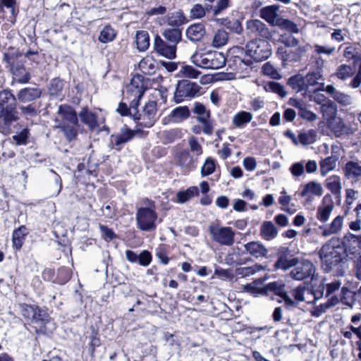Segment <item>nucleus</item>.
<instances>
[{"label": "nucleus", "mask_w": 361, "mask_h": 361, "mask_svg": "<svg viewBox=\"0 0 361 361\" xmlns=\"http://www.w3.org/2000/svg\"><path fill=\"white\" fill-rule=\"evenodd\" d=\"M262 72L264 75H267L273 79H280L281 75L279 73L275 67L269 62L264 63L262 68Z\"/></svg>", "instance_id": "nucleus-54"}, {"label": "nucleus", "mask_w": 361, "mask_h": 361, "mask_svg": "<svg viewBox=\"0 0 361 361\" xmlns=\"http://www.w3.org/2000/svg\"><path fill=\"white\" fill-rule=\"evenodd\" d=\"M334 207L333 203L319 206L317 211V219L321 222H326L329 219Z\"/></svg>", "instance_id": "nucleus-45"}, {"label": "nucleus", "mask_w": 361, "mask_h": 361, "mask_svg": "<svg viewBox=\"0 0 361 361\" xmlns=\"http://www.w3.org/2000/svg\"><path fill=\"white\" fill-rule=\"evenodd\" d=\"M126 92L132 95L133 99L130 102V109L133 113V116H137V107L139 105V100L144 94L143 85L141 82V77L137 75L134 77L130 82V84L126 87Z\"/></svg>", "instance_id": "nucleus-10"}, {"label": "nucleus", "mask_w": 361, "mask_h": 361, "mask_svg": "<svg viewBox=\"0 0 361 361\" xmlns=\"http://www.w3.org/2000/svg\"><path fill=\"white\" fill-rule=\"evenodd\" d=\"M192 62L197 66L206 69H219L226 64L225 56L219 51L197 50L191 56Z\"/></svg>", "instance_id": "nucleus-2"}, {"label": "nucleus", "mask_w": 361, "mask_h": 361, "mask_svg": "<svg viewBox=\"0 0 361 361\" xmlns=\"http://www.w3.org/2000/svg\"><path fill=\"white\" fill-rule=\"evenodd\" d=\"M205 27L202 23H195L190 25L186 30V36L192 42H198L205 35Z\"/></svg>", "instance_id": "nucleus-26"}, {"label": "nucleus", "mask_w": 361, "mask_h": 361, "mask_svg": "<svg viewBox=\"0 0 361 361\" xmlns=\"http://www.w3.org/2000/svg\"><path fill=\"white\" fill-rule=\"evenodd\" d=\"M228 39V33L224 30H219L214 36L212 45L216 48H220L227 43Z\"/></svg>", "instance_id": "nucleus-50"}, {"label": "nucleus", "mask_w": 361, "mask_h": 361, "mask_svg": "<svg viewBox=\"0 0 361 361\" xmlns=\"http://www.w3.org/2000/svg\"><path fill=\"white\" fill-rule=\"evenodd\" d=\"M245 249L252 256L259 258L267 256V249L259 242H250L245 245Z\"/></svg>", "instance_id": "nucleus-27"}, {"label": "nucleus", "mask_w": 361, "mask_h": 361, "mask_svg": "<svg viewBox=\"0 0 361 361\" xmlns=\"http://www.w3.org/2000/svg\"><path fill=\"white\" fill-rule=\"evenodd\" d=\"M326 188L334 195H341V178L337 175H332L325 180Z\"/></svg>", "instance_id": "nucleus-30"}, {"label": "nucleus", "mask_w": 361, "mask_h": 361, "mask_svg": "<svg viewBox=\"0 0 361 361\" xmlns=\"http://www.w3.org/2000/svg\"><path fill=\"white\" fill-rule=\"evenodd\" d=\"M18 119L16 108L1 107L0 109V133L8 135L11 131V126Z\"/></svg>", "instance_id": "nucleus-12"}, {"label": "nucleus", "mask_w": 361, "mask_h": 361, "mask_svg": "<svg viewBox=\"0 0 361 361\" xmlns=\"http://www.w3.org/2000/svg\"><path fill=\"white\" fill-rule=\"evenodd\" d=\"M188 145L190 149L192 152L195 153L196 157H198L202 153V148L201 145L198 142L197 139L195 137H192L188 140Z\"/></svg>", "instance_id": "nucleus-60"}, {"label": "nucleus", "mask_w": 361, "mask_h": 361, "mask_svg": "<svg viewBox=\"0 0 361 361\" xmlns=\"http://www.w3.org/2000/svg\"><path fill=\"white\" fill-rule=\"evenodd\" d=\"M39 88L26 87L22 89L18 94V99L21 102H30L38 99L41 96Z\"/></svg>", "instance_id": "nucleus-28"}, {"label": "nucleus", "mask_w": 361, "mask_h": 361, "mask_svg": "<svg viewBox=\"0 0 361 361\" xmlns=\"http://www.w3.org/2000/svg\"><path fill=\"white\" fill-rule=\"evenodd\" d=\"M26 231L27 228L25 226H21L18 229L14 230L13 233V245L16 250L21 248L27 234Z\"/></svg>", "instance_id": "nucleus-41"}, {"label": "nucleus", "mask_w": 361, "mask_h": 361, "mask_svg": "<svg viewBox=\"0 0 361 361\" xmlns=\"http://www.w3.org/2000/svg\"><path fill=\"white\" fill-rule=\"evenodd\" d=\"M326 64V60L322 56L311 57V60L308 64L309 71L306 75L303 76L304 81L307 90L310 87H314L319 84V80L323 79V68ZM322 85V83H320ZM322 86L320 87V88Z\"/></svg>", "instance_id": "nucleus-4"}, {"label": "nucleus", "mask_w": 361, "mask_h": 361, "mask_svg": "<svg viewBox=\"0 0 361 361\" xmlns=\"http://www.w3.org/2000/svg\"><path fill=\"white\" fill-rule=\"evenodd\" d=\"M341 243L347 256L356 255L361 250V242L359 236L350 233H348L343 236Z\"/></svg>", "instance_id": "nucleus-20"}, {"label": "nucleus", "mask_w": 361, "mask_h": 361, "mask_svg": "<svg viewBox=\"0 0 361 361\" xmlns=\"http://www.w3.org/2000/svg\"><path fill=\"white\" fill-rule=\"evenodd\" d=\"M20 307L23 316L32 323H44L49 321L48 314L37 306L23 304Z\"/></svg>", "instance_id": "nucleus-13"}, {"label": "nucleus", "mask_w": 361, "mask_h": 361, "mask_svg": "<svg viewBox=\"0 0 361 361\" xmlns=\"http://www.w3.org/2000/svg\"><path fill=\"white\" fill-rule=\"evenodd\" d=\"M138 67L140 70L145 74H151L154 72V63L149 58L142 59L139 64Z\"/></svg>", "instance_id": "nucleus-52"}, {"label": "nucleus", "mask_w": 361, "mask_h": 361, "mask_svg": "<svg viewBox=\"0 0 361 361\" xmlns=\"http://www.w3.org/2000/svg\"><path fill=\"white\" fill-rule=\"evenodd\" d=\"M205 8L199 4L194 5L190 10V14L193 18H201L205 16Z\"/></svg>", "instance_id": "nucleus-63"}, {"label": "nucleus", "mask_w": 361, "mask_h": 361, "mask_svg": "<svg viewBox=\"0 0 361 361\" xmlns=\"http://www.w3.org/2000/svg\"><path fill=\"white\" fill-rule=\"evenodd\" d=\"M264 90L269 92H274L278 94L282 97L286 95V92L284 90L283 86L276 82H268L264 84Z\"/></svg>", "instance_id": "nucleus-47"}, {"label": "nucleus", "mask_w": 361, "mask_h": 361, "mask_svg": "<svg viewBox=\"0 0 361 361\" xmlns=\"http://www.w3.org/2000/svg\"><path fill=\"white\" fill-rule=\"evenodd\" d=\"M81 121L92 130L98 127L97 116L94 113L84 108L79 114Z\"/></svg>", "instance_id": "nucleus-31"}, {"label": "nucleus", "mask_w": 361, "mask_h": 361, "mask_svg": "<svg viewBox=\"0 0 361 361\" xmlns=\"http://www.w3.org/2000/svg\"><path fill=\"white\" fill-rule=\"evenodd\" d=\"M337 159L335 157H328L319 162L320 173L326 176L330 171L336 167Z\"/></svg>", "instance_id": "nucleus-36"}, {"label": "nucleus", "mask_w": 361, "mask_h": 361, "mask_svg": "<svg viewBox=\"0 0 361 361\" xmlns=\"http://www.w3.org/2000/svg\"><path fill=\"white\" fill-rule=\"evenodd\" d=\"M343 56L347 59V60L353 59L357 61L359 59L358 51L353 45H350L345 49Z\"/></svg>", "instance_id": "nucleus-61"}, {"label": "nucleus", "mask_w": 361, "mask_h": 361, "mask_svg": "<svg viewBox=\"0 0 361 361\" xmlns=\"http://www.w3.org/2000/svg\"><path fill=\"white\" fill-rule=\"evenodd\" d=\"M264 292L268 291L274 292L276 295H279L283 298L285 303L288 305L295 306L296 302L290 298L285 290V284L282 281H274L266 285L264 288Z\"/></svg>", "instance_id": "nucleus-18"}, {"label": "nucleus", "mask_w": 361, "mask_h": 361, "mask_svg": "<svg viewBox=\"0 0 361 361\" xmlns=\"http://www.w3.org/2000/svg\"><path fill=\"white\" fill-rule=\"evenodd\" d=\"M260 233L263 238L270 240L276 237L278 230L271 221H264L261 226Z\"/></svg>", "instance_id": "nucleus-34"}, {"label": "nucleus", "mask_w": 361, "mask_h": 361, "mask_svg": "<svg viewBox=\"0 0 361 361\" xmlns=\"http://www.w3.org/2000/svg\"><path fill=\"white\" fill-rule=\"evenodd\" d=\"M198 85L187 80L178 82L176 86L174 99L176 103H180L186 97H194L199 92Z\"/></svg>", "instance_id": "nucleus-11"}, {"label": "nucleus", "mask_w": 361, "mask_h": 361, "mask_svg": "<svg viewBox=\"0 0 361 361\" xmlns=\"http://www.w3.org/2000/svg\"><path fill=\"white\" fill-rule=\"evenodd\" d=\"M343 216L338 215L334 219L330 224L319 226V228L321 230V235L324 238H327L341 232L343 228Z\"/></svg>", "instance_id": "nucleus-22"}, {"label": "nucleus", "mask_w": 361, "mask_h": 361, "mask_svg": "<svg viewBox=\"0 0 361 361\" xmlns=\"http://www.w3.org/2000/svg\"><path fill=\"white\" fill-rule=\"evenodd\" d=\"M246 54L255 61H262L271 56V46L266 40L255 39L246 45Z\"/></svg>", "instance_id": "nucleus-7"}, {"label": "nucleus", "mask_w": 361, "mask_h": 361, "mask_svg": "<svg viewBox=\"0 0 361 361\" xmlns=\"http://www.w3.org/2000/svg\"><path fill=\"white\" fill-rule=\"evenodd\" d=\"M197 162V157L195 158L189 152L184 151L180 153L179 157V165L185 171L188 172L195 168Z\"/></svg>", "instance_id": "nucleus-29"}, {"label": "nucleus", "mask_w": 361, "mask_h": 361, "mask_svg": "<svg viewBox=\"0 0 361 361\" xmlns=\"http://www.w3.org/2000/svg\"><path fill=\"white\" fill-rule=\"evenodd\" d=\"M154 49L159 55L169 59H173L176 57V47L171 44H167L159 35H157L154 38Z\"/></svg>", "instance_id": "nucleus-19"}, {"label": "nucleus", "mask_w": 361, "mask_h": 361, "mask_svg": "<svg viewBox=\"0 0 361 361\" xmlns=\"http://www.w3.org/2000/svg\"><path fill=\"white\" fill-rule=\"evenodd\" d=\"M341 250L339 238H332L321 247L319 258L331 269L341 261Z\"/></svg>", "instance_id": "nucleus-3"}, {"label": "nucleus", "mask_w": 361, "mask_h": 361, "mask_svg": "<svg viewBox=\"0 0 361 361\" xmlns=\"http://www.w3.org/2000/svg\"><path fill=\"white\" fill-rule=\"evenodd\" d=\"M59 118L55 119L59 123L78 124L75 111L68 105H61L58 109Z\"/></svg>", "instance_id": "nucleus-21"}, {"label": "nucleus", "mask_w": 361, "mask_h": 361, "mask_svg": "<svg viewBox=\"0 0 361 361\" xmlns=\"http://www.w3.org/2000/svg\"><path fill=\"white\" fill-rule=\"evenodd\" d=\"M307 289L305 286L300 285L297 288H294L292 290L291 294L296 302H302L305 300L304 295Z\"/></svg>", "instance_id": "nucleus-62"}, {"label": "nucleus", "mask_w": 361, "mask_h": 361, "mask_svg": "<svg viewBox=\"0 0 361 361\" xmlns=\"http://www.w3.org/2000/svg\"><path fill=\"white\" fill-rule=\"evenodd\" d=\"M276 25L292 33H298L299 32L298 25L287 19L278 18V24Z\"/></svg>", "instance_id": "nucleus-51"}, {"label": "nucleus", "mask_w": 361, "mask_h": 361, "mask_svg": "<svg viewBox=\"0 0 361 361\" xmlns=\"http://www.w3.org/2000/svg\"><path fill=\"white\" fill-rule=\"evenodd\" d=\"M329 130L337 137L349 136L355 133V130L348 124L344 123L340 117L334 116L327 120Z\"/></svg>", "instance_id": "nucleus-14"}, {"label": "nucleus", "mask_w": 361, "mask_h": 361, "mask_svg": "<svg viewBox=\"0 0 361 361\" xmlns=\"http://www.w3.org/2000/svg\"><path fill=\"white\" fill-rule=\"evenodd\" d=\"M140 131V129L133 130L126 127H123L118 133L111 136V142L116 147L122 145L132 140Z\"/></svg>", "instance_id": "nucleus-23"}, {"label": "nucleus", "mask_w": 361, "mask_h": 361, "mask_svg": "<svg viewBox=\"0 0 361 361\" xmlns=\"http://www.w3.org/2000/svg\"><path fill=\"white\" fill-rule=\"evenodd\" d=\"M253 116L252 114L247 111H240L236 114L233 118V123L237 128H243L247 123H250Z\"/></svg>", "instance_id": "nucleus-40"}, {"label": "nucleus", "mask_w": 361, "mask_h": 361, "mask_svg": "<svg viewBox=\"0 0 361 361\" xmlns=\"http://www.w3.org/2000/svg\"><path fill=\"white\" fill-rule=\"evenodd\" d=\"M157 116V103L154 101L148 102L142 112L137 116H134V119L137 121V126L142 128L152 127L155 121Z\"/></svg>", "instance_id": "nucleus-8"}, {"label": "nucleus", "mask_w": 361, "mask_h": 361, "mask_svg": "<svg viewBox=\"0 0 361 361\" xmlns=\"http://www.w3.org/2000/svg\"><path fill=\"white\" fill-rule=\"evenodd\" d=\"M0 106L16 107V98L10 90H4L0 92Z\"/></svg>", "instance_id": "nucleus-38"}, {"label": "nucleus", "mask_w": 361, "mask_h": 361, "mask_svg": "<svg viewBox=\"0 0 361 361\" xmlns=\"http://www.w3.org/2000/svg\"><path fill=\"white\" fill-rule=\"evenodd\" d=\"M317 132L315 130H301L298 134L299 144L308 145L316 141Z\"/></svg>", "instance_id": "nucleus-44"}, {"label": "nucleus", "mask_w": 361, "mask_h": 361, "mask_svg": "<svg viewBox=\"0 0 361 361\" xmlns=\"http://www.w3.org/2000/svg\"><path fill=\"white\" fill-rule=\"evenodd\" d=\"M78 124L59 123L56 126L63 133L65 137L68 142L76 139L78 136Z\"/></svg>", "instance_id": "nucleus-33"}, {"label": "nucleus", "mask_w": 361, "mask_h": 361, "mask_svg": "<svg viewBox=\"0 0 361 361\" xmlns=\"http://www.w3.org/2000/svg\"><path fill=\"white\" fill-rule=\"evenodd\" d=\"M288 85L291 87L296 92L307 91L303 75L298 74L290 77L288 80Z\"/></svg>", "instance_id": "nucleus-43"}, {"label": "nucleus", "mask_w": 361, "mask_h": 361, "mask_svg": "<svg viewBox=\"0 0 361 361\" xmlns=\"http://www.w3.org/2000/svg\"><path fill=\"white\" fill-rule=\"evenodd\" d=\"M215 169V161L212 158H207L202 167L201 173L203 176L212 174Z\"/></svg>", "instance_id": "nucleus-59"}, {"label": "nucleus", "mask_w": 361, "mask_h": 361, "mask_svg": "<svg viewBox=\"0 0 361 361\" xmlns=\"http://www.w3.org/2000/svg\"><path fill=\"white\" fill-rule=\"evenodd\" d=\"M354 269L356 278L361 280V255L360 253L355 256Z\"/></svg>", "instance_id": "nucleus-64"}, {"label": "nucleus", "mask_w": 361, "mask_h": 361, "mask_svg": "<svg viewBox=\"0 0 361 361\" xmlns=\"http://www.w3.org/2000/svg\"><path fill=\"white\" fill-rule=\"evenodd\" d=\"M198 193V188L196 186H191L185 190L179 191L176 194V200L178 203L183 204L189 201L192 197L197 196Z\"/></svg>", "instance_id": "nucleus-37"}, {"label": "nucleus", "mask_w": 361, "mask_h": 361, "mask_svg": "<svg viewBox=\"0 0 361 361\" xmlns=\"http://www.w3.org/2000/svg\"><path fill=\"white\" fill-rule=\"evenodd\" d=\"M245 32L250 37H259L269 39L272 32L262 21L258 19H251L246 21Z\"/></svg>", "instance_id": "nucleus-9"}, {"label": "nucleus", "mask_w": 361, "mask_h": 361, "mask_svg": "<svg viewBox=\"0 0 361 361\" xmlns=\"http://www.w3.org/2000/svg\"><path fill=\"white\" fill-rule=\"evenodd\" d=\"M290 172L294 178H298L305 173V161L293 163L290 169Z\"/></svg>", "instance_id": "nucleus-55"}, {"label": "nucleus", "mask_w": 361, "mask_h": 361, "mask_svg": "<svg viewBox=\"0 0 361 361\" xmlns=\"http://www.w3.org/2000/svg\"><path fill=\"white\" fill-rule=\"evenodd\" d=\"M163 36L170 44L176 47L181 40L182 33L178 28L166 29L164 31Z\"/></svg>", "instance_id": "nucleus-42"}, {"label": "nucleus", "mask_w": 361, "mask_h": 361, "mask_svg": "<svg viewBox=\"0 0 361 361\" xmlns=\"http://www.w3.org/2000/svg\"><path fill=\"white\" fill-rule=\"evenodd\" d=\"M158 215L152 208L140 207L136 212L137 228L142 231H153L157 228Z\"/></svg>", "instance_id": "nucleus-6"}, {"label": "nucleus", "mask_w": 361, "mask_h": 361, "mask_svg": "<svg viewBox=\"0 0 361 361\" xmlns=\"http://www.w3.org/2000/svg\"><path fill=\"white\" fill-rule=\"evenodd\" d=\"M167 23L171 26L178 27L185 23V17L181 11L172 13L168 16Z\"/></svg>", "instance_id": "nucleus-49"}, {"label": "nucleus", "mask_w": 361, "mask_h": 361, "mask_svg": "<svg viewBox=\"0 0 361 361\" xmlns=\"http://www.w3.org/2000/svg\"><path fill=\"white\" fill-rule=\"evenodd\" d=\"M354 74L353 68L347 64H341L338 66L334 73V75L339 80L345 81L351 78Z\"/></svg>", "instance_id": "nucleus-39"}, {"label": "nucleus", "mask_w": 361, "mask_h": 361, "mask_svg": "<svg viewBox=\"0 0 361 361\" xmlns=\"http://www.w3.org/2000/svg\"><path fill=\"white\" fill-rule=\"evenodd\" d=\"M264 268L259 264H255L252 267H241L237 269L238 274L243 276H247L264 269Z\"/></svg>", "instance_id": "nucleus-57"}, {"label": "nucleus", "mask_w": 361, "mask_h": 361, "mask_svg": "<svg viewBox=\"0 0 361 361\" xmlns=\"http://www.w3.org/2000/svg\"><path fill=\"white\" fill-rule=\"evenodd\" d=\"M212 239L221 245L231 246L234 243L235 231L228 226L212 224L208 228Z\"/></svg>", "instance_id": "nucleus-5"}, {"label": "nucleus", "mask_w": 361, "mask_h": 361, "mask_svg": "<svg viewBox=\"0 0 361 361\" xmlns=\"http://www.w3.org/2000/svg\"><path fill=\"white\" fill-rule=\"evenodd\" d=\"M313 48L314 54L317 55V56H321V54L331 56L336 51L335 47H324L319 44H314Z\"/></svg>", "instance_id": "nucleus-58"}, {"label": "nucleus", "mask_w": 361, "mask_h": 361, "mask_svg": "<svg viewBox=\"0 0 361 361\" xmlns=\"http://www.w3.org/2000/svg\"><path fill=\"white\" fill-rule=\"evenodd\" d=\"M343 171L348 179L355 182L361 180V162L350 161L345 164Z\"/></svg>", "instance_id": "nucleus-24"}, {"label": "nucleus", "mask_w": 361, "mask_h": 361, "mask_svg": "<svg viewBox=\"0 0 361 361\" xmlns=\"http://www.w3.org/2000/svg\"><path fill=\"white\" fill-rule=\"evenodd\" d=\"M13 74L16 81L19 83H26L30 80V74L23 66L12 68Z\"/></svg>", "instance_id": "nucleus-46"}, {"label": "nucleus", "mask_w": 361, "mask_h": 361, "mask_svg": "<svg viewBox=\"0 0 361 361\" xmlns=\"http://www.w3.org/2000/svg\"><path fill=\"white\" fill-rule=\"evenodd\" d=\"M279 10V6L271 5L267 6L262 8L260 10V17L265 20L271 25H276L278 24V11Z\"/></svg>", "instance_id": "nucleus-25"}, {"label": "nucleus", "mask_w": 361, "mask_h": 361, "mask_svg": "<svg viewBox=\"0 0 361 361\" xmlns=\"http://www.w3.org/2000/svg\"><path fill=\"white\" fill-rule=\"evenodd\" d=\"M190 116V110L188 106H178L175 108L169 114L170 121L180 123Z\"/></svg>", "instance_id": "nucleus-32"}, {"label": "nucleus", "mask_w": 361, "mask_h": 361, "mask_svg": "<svg viewBox=\"0 0 361 361\" xmlns=\"http://www.w3.org/2000/svg\"><path fill=\"white\" fill-rule=\"evenodd\" d=\"M295 106L298 108V115L300 117L308 121H314L317 118V116L316 114L310 111L307 108L302 106L301 104H298Z\"/></svg>", "instance_id": "nucleus-56"}, {"label": "nucleus", "mask_w": 361, "mask_h": 361, "mask_svg": "<svg viewBox=\"0 0 361 361\" xmlns=\"http://www.w3.org/2000/svg\"><path fill=\"white\" fill-rule=\"evenodd\" d=\"M116 32L111 26L106 25L100 32L99 39L102 43H108L114 39Z\"/></svg>", "instance_id": "nucleus-48"}, {"label": "nucleus", "mask_w": 361, "mask_h": 361, "mask_svg": "<svg viewBox=\"0 0 361 361\" xmlns=\"http://www.w3.org/2000/svg\"><path fill=\"white\" fill-rule=\"evenodd\" d=\"M302 190L300 193L302 197H305L307 202H312L315 197H321L324 193V189L321 183L311 180L301 185Z\"/></svg>", "instance_id": "nucleus-16"}, {"label": "nucleus", "mask_w": 361, "mask_h": 361, "mask_svg": "<svg viewBox=\"0 0 361 361\" xmlns=\"http://www.w3.org/2000/svg\"><path fill=\"white\" fill-rule=\"evenodd\" d=\"M135 42L140 51H145L149 47V35L145 30H139L136 32Z\"/></svg>", "instance_id": "nucleus-35"}, {"label": "nucleus", "mask_w": 361, "mask_h": 361, "mask_svg": "<svg viewBox=\"0 0 361 361\" xmlns=\"http://www.w3.org/2000/svg\"><path fill=\"white\" fill-rule=\"evenodd\" d=\"M308 48V44L299 46L294 50H287L284 47H279L277 54L283 63H295L301 60Z\"/></svg>", "instance_id": "nucleus-15"}, {"label": "nucleus", "mask_w": 361, "mask_h": 361, "mask_svg": "<svg viewBox=\"0 0 361 361\" xmlns=\"http://www.w3.org/2000/svg\"><path fill=\"white\" fill-rule=\"evenodd\" d=\"M218 20H220V19H218ZM221 23L224 25H225L227 28L231 30V31L240 34L243 32V27L241 25V23L239 20H235L233 21L228 20L227 19H221Z\"/></svg>", "instance_id": "nucleus-53"}, {"label": "nucleus", "mask_w": 361, "mask_h": 361, "mask_svg": "<svg viewBox=\"0 0 361 361\" xmlns=\"http://www.w3.org/2000/svg\"><path fill=\"white\" fill-rule=\"evenodd\" d=\"M322 87L319 90L326 92L339 104L348 106L353 104V99L350 95L337 90L333 85L325 86L324 83H322Z\"/></svg>", "instance_id": "nucleus-17"}, {"label": "nucleus", "mask_w": 361, "mask_h": 361, "mask_svg": "<svg viewBox=\"0 0 361 361\" xmlns=\"http://www.w3.org/2000/svg\"><path fill=\"white\" fill-rule=\"evenodd\" d=\"M275 266L284 271L290 269L289 276L296 281H312L316 272L314 264L310 260L304 258H288L281 256L276 261Z\"/></svg>", "instance_id": "nucleus-1"}]
</instances>
